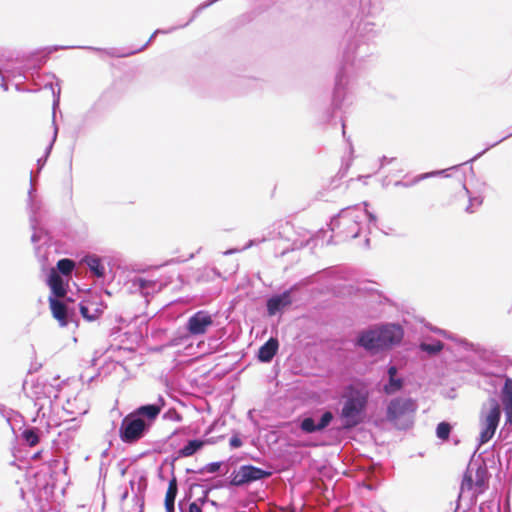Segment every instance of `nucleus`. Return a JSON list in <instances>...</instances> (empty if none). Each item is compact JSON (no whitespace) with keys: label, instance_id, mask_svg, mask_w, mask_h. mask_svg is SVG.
Instances as JSON below:
<instances>
[{"label":"nucleus","instance_id":"f257e3e1","mask_svg":"<svg viewBox=\"0 0 512 512\" xmlns=\"http://www.w3.org/2000/svg\"><path fill=\"white\" fill-rule=\"evenodd\" d=\"M367 34H345V48L342 52L340 66L335 75L332 92L331 110L327 111V120L331 121L334 112L341 109L345 101L349 100V91L352 81L360 68L356 62H360L370 55L371 47L366 41Z\"/></svg>","mask_w":512,"mask_h":512},{"label":"nucleus","instance_id":"f03ea898","mask_svg":"<svg viewBox=\"0 0 512 512\" xmlns=\"http://www.w3.org/2000/svg\"><path fill=\"white\" fill-rule=\"evenodd\" d=\"M166 406V399L158 395L153 403L143 404L123 417L119 428V437L125 444H135L143 439Z\"/></svg>","mask_w":512,"mask_h":512},{"label":"nucleus","instance_id":"7ed1b4c3","mask_svg":"<svg viewBox=\"0 0 512 512\" xmlns=\"http://www.w3.org/2000/svg\"><path fill=\"white\" fill-rule=\"evenodd\" d=\"M404 335L405 331L400 323L379 322L360 330L355 337L354 345L370 355H377L399 346Z\"/></svg>","mask_w":512,"mask_h":512},{"label":"nucleus","instance_id":"20e7f679","mask_svg":"<svg viewBox=\"0 0 512 512\" xmlns=\"http://www.w3.org/2000/svg\"><path fill=\"white\" fill-rule=\"evenodd\" d=\"M341 398L343 405L339 413L342 428L352 430L364 422L369 405L370 390L363 381L344 386Z\"/></svg>","mask_w":512,"mask_h":512},{"label":"nucleus","instance_id":"39448f33","mask_svg":"<svg viewBox=\"0 0 512 512\" xmlns=\"http://www.w3.org/2000/svg\"><path fill=\"white\" fill-rule=\"evenodd\" d=\"M64 276L51 268L47 275L46 284L50 288L49 305L53 317L58 321L61 327L72 326L73 329L79 325V319L76 312V303L71 298L66 300H58L57 296H63L67 291V283Z\"/></svg>","mask_w":512,"mask_h":512},{"label":"nucleus","instance_id":"423d86ee","mask_svg":"<svg viewBox=\"0 0 512 512\" xmlns=\"http://www.w3.org/2000/svg\"><path fill=\"white\" fill-rule=\"evenodd\" d=\"M501 414V406L495 398H489L487 403L482 405L479 417L481 426L479 445L485 444L493 438L499 426Z\"/></svg>","mask_w":512,"mask_h":512},{"label":"nucleus","instance_id":"0eeeda50","mask_svg":"<svg viewBox=\"0 0 512 512\" xmlns=\"http://www.w3.org/2000/svg\"><path fill=\"white\" fill-rule=\"evenodd\" d=\"M363 219V211L358 205L349 206L340 210L330 220V229L335 231L343 226L346 236L357 238L360 233V223Z\"/></svg>","mask_w":512,"mask_h":512},{"label":"nucleus","instance_id":"6e6552de","mask_svg":"<svg viewBox=\"0 0 512 512\" xmlns=\"http://www.w3.org/2000/svg\"><path fill=\"white\" fill-rule=\"evenodd\" d=\"M158 34H151L150 38L146 40L145 42H141L140 44H132L130 46L121 47V48H110V49H102V48H95L92 46H82V45H62V46H48L46 48L47 55L51 54L54 51H57L59 49H88L93 50L102 54H106L111 57H128L131 55H134L136 53H139L143 51L157 36Z\"/></svg>","mask_w":512,"mask_h":512},{"label":"nucleus","instance_id":"1a4fd4ad","mask_svg":"<svg viewBox=\"0 0 512 512\" xmlns=\"http://www.w3.org/2000/svg\"><path fill=\"white\" fill-rule=\"evenodd\" d=\"M416 409L417 405L412 398L395 397L390 400L387 406L386 418L388 421L396 423L399 429L407 430L412 426V420H405L401 424H398L397 421L408 414L414 413Z\"/></svg>","mask_w":512,"mask_h":512},{"label":"nucleus","instance_id":"9d476101","mask_svg":"<svg viewBox=\"0 0 512 512\" xmlns=\"http://www.w3.org/2000/svg\"><path fill=\"white\" fill-rule=\"evenodd\" d=\"M273 474L270 470H265L252 464L241 465L230 474V484L234 487H246L260 480H265Z\"/></svg>","mask_w":512,"mask_h":512},{"label":"nucleus","instance_id":"9b49d317","mask_svg":"<svg viewBox=\"0 0 512 512\" xmlns=\"http://www.w3.org/2000/svg\"><path fill=\"white\" fill-rule=\"evenodd\" d=\"M34 188V174L31 171L30 173V189L28 191V208L30 212V225L33 230V234L31 236L32 243L36 244L42 237L43 234H46L43 229L39 228L40 224V212L42 209V201L38 199L35 195Z\"/></svg>","mask_w":512,"mask_h":512},{"label":"nucleus","instance_id":"f8f14e48","mask_svg":"<svg viewBox=\"0 0 512 512\" xmlns=\"http://www.w3.org/2000/svg\"><path fill=\"white\" fill-rule=\"evenodd\" d=\"M54 392V386L46 380L38 378L31 387V397L34 398V406L37 408V416L45 417V407L52 406L51 394Z\"/></svg>","mask_w":512,"mask_h":512},{"label":"nucleus","instance_id":"ddd939ff","mask_svg":"<svg viewBox=\"0 0 512 512\" xmlns=\"http://www.w3.org/2000/svg\"><path fill=\"white\" fill-rule=\"evenodd\" d=\"M317 412L319 413L317 419L315 416H307L300 421L299 427L302 432L306 434L321 433L326 430L335 419L334 413L329 409L322 408Z\"/></svg>","mask_w":512,"mask_h":512},{"label":"nucleus","instance_id":"4468645a","mask_svg":"<svg viewBox=\"0 0 512 512\" xmlns=\"http://www.w3.org/2000/svg\"><path fill=\"white\" fill-rule=\"evenodd\" d=\"M212 325V315L206 310H199L188 318L185 328L190 335L198 336L206 333Z\"/></svg>","mask_w":512,"mask_h":512},{"label":"nucleus","instance_id":"2eb2a0df","mask_svg":"<svg viewBox=\"0 0 512 512\" xmlns=\"http://www.w3.org/2000/svg\"><path fill=\"white\" fill-rule=\"evenodd\" d=\"M296 290V285L284 290L282 293L273 294L266 300V311L269 316H275L290 306L293 302L292 292Z\"/></svg>","mask_w":512,"mask_h":512},{"label":"nucleus","instance_id":"dca6fc26","mask_svg":"<svg viewBox=\"0 0 512 512\" xmlns=\"http://www.w3.org/2000/svg\"><path fill=\"white\" fill-rule=\"evenodd\" d=\"M57 86V89H55L54 87V84L53 83H48L45 85V88H50L52 90V94H53V105H52V108H53V119H52V124H53V128H54V131H53V136H52V139L50 141V143L48 144V146L46 147L45 149V152H44V155H43V162H47V159L52 151V148H53V145L57 139V134H58V126L56 124V121H55V113H56V109L59 107V104H60V92H61V89H60V86L58 83L55 84Z\"/></svg>","mask_w":512,"mask_h":512},{"label":"nucleus","instance_id":"f3484780","mask_svg":"<svg viewBox=\"0 0 512 512\" xmlns=\"http://www.w3.org/2000/svg\"><path fill=\"white\" fill-rule=\"evenodd\" d=\"M206 443H214V441H204L201 439L188 440L183 447L177 450L175 456H173V459H171V462L177 461L180 458L193 456L198 451H200Z\"/></svg>","mask_w":512,"mask_h":512},{"label":"nucleus","instance_id":"a211bd4d","mask_svg":"<svg viewBox=\"0 0 512 512\" xmlns=\"http://www.w3.org/2000/svg\"><path fill=\"white\" fill-rule=\"evenodd\" d=\"M279 349V341L275 337H270L263 345L260 346L257 358L262 363H270Z\"/></svg>","mask_w":512,"mask_h":512},{"label":"nucleus","instance_id":"6ab92c4d","mask_svg":"<svg viewBox=\"0 0 512 512\" xmlns=\"http://www.w3.org/2000/svg\"><path fill=\"white\" fill-rule=\"evenodd\" d=\"M81 262L87 266V268L95 277H105L106 271L100 256L95 254H88L82 258Z\"/></svg>","mask_w":512,"mask_h":512},{"label":"nucleus","instance_id":"aec40b11","mask_svg":"<svg viewBox=\"0 0 512 512\" xmlns=\"http://www.w3.org/2000/svg\"><path fill=\"white\" fill-rule=\"evenodd\" d=\"M491 383L496 386V381L504 378V384L501 390V401L503 405L512 404V378L506 374L492 375Z\"/></svg>","mask_w":512,"mask_h":512},{"label":"nucleus","instance_id":"412c9836","mask_svg":"<svg viewBox=\"0 0 512 512\" xmlns=\"http://www.w3.org/2000/svg\"><path fill=\"white\" fill-rule=\"evenodd\" d=\"M130 486L132 491L134 492L133 501L135 503V506L141 507V509H144V503H145V491L147 488V480L145 477L141 476L137 482V488L135 491V482L130 481Z\"/></svg>","mask_w":512,"mask_h":512},{"label":"nucleus","instance_id":"4be33fe9","mask_svg":"<svg viewBox=\"0 0 512 512\" xmlns=\"http://www.w3.org/2000/svg\"><path fill=\"white\" fill-rule=\"evenodd\" d=\"M405 386V378L398 377H386V380L382 386V391L386 395H394L401 391Z\"/></svg>","mask_w":512,"mask_h":512},{"label":"nucleus","instance_id":"5701e85b","mask_svg":"<svg viewBox=\"0 0 512 512\" xmlns=\"http://www.w3.org/2000/svg\"><path fill=\"white\" fill-rule=\"evenodd\" d=\"M90 305L94 306V304L90 303L89 301H81L78 304L79 312L85 320L95 321L102 314V310L97 307H93L91 311Z\"/></svg>","mask_w":512,"mask_h":512},{"label":"nucleus","instance_id":"b1692460","mask_svg":"<svg viewBox=\"0 0 512 512\" xmlns=\"http://www.w3.org/2000/svg\"><path fill=\"white\" fill-rule=\"evenodd\" d=\"M475 486L484 488L488 484V470L484 459H481V463H475Z\"/></svg>","mask_w":512,"mask_h":512},{"label":"nucleus","instance_id":"393cba45","mask_svg":"<svg viewBox=\"0 0 512 512\" xmlns=\"http://www.w3.org/2000/svg\"><path fill=\"white\" fill-rule=\"evenodd\" d=\"M497 456L500 465L505 461L507 471H512V441L503 443Z\"/></svg>","mask_w":512,"mask_h":512},{"label":"nucleus","instance_id":"a878e982","mask_svg":"<svg viewBox=\"0 0 512 512\" xmlns=\"http://www.w3.org/2000/svg\"><path fill=\"white\" fill-rule=\"evenodd\" d=\"M446 171L447 170H440V171H432V172L419 174V175L415 176L413 179H411L410 181L398 180L394 183V186L405 187V188L412 187V186L418 184L422 180H425L427 178H430V177H433L436 175L444 174Z\"/></svg>","mask_w":512,"mask_h":512},{"label":"nucleus","instance_id":"bb28decb","mask_svg":"<svg viewBox=\"0 0 512 512\" xmlns=\"http://www.w3.org/2000/svg\"><path fill=\"white\" fill-rule=\"evenodd\" d=\"M505 412V423L499 433L500 442L507 440L509 433L512 431V404L503 405Z\"/></svg>","mask_w":512,"mask_h":512},{"label":"nucleus","instance_id":"cd10ccee","mask_svg":"<svg viewBox=\"0 0 512 512\" xmlns=\"http://www.w3.org/2000/svg\"><path fill=\"white\" fill-rule=\"evenodd\" d=\"M21 439L28 446H35L40 441V430L34 426L26 427L21 433Z\"/></svg>","mask_w":512,"mask_h":512},{"label":"nucleus","instance_id":"c85d7f7f","mask_svg":"<svg viewBox=\"0 0 512 512\" xmlns=\"http://www.w3.org/2000/svg\"><path fill=\"white\" fill-rule=\"evenodd\" d=\"M418 348L428 356H436L444 349V343L440 340H433L431 343L420 342Z\"/></svg>","mask_w":512,"mask_h":512},{"label":"nucleus","instance_id":"c756f323","mask_svg":"<svg viewBox=\"0 0 512 512\" xmlns=\"http://www.w3.org/2000/svg\"><path fill=\"white\" fill-rule=\"evenodd\" d=\"M186 483L188 484L190 490H192L194 487H201L203 488L202 495L198 499L194 500L193 502H198L200 505L205 506L209 499V493L212 491L211 488L208 485H200L198 484L195 479L189 477L186 479Z\"/></svg>","mask_w":512,"mask_h":512},{"label":"nucleus","instance_id":"7c9ffc66","mask_svg":"<svg viewBox=\"0 0 512 512\" xmlns=\"http://www.w3.org/2000/svg\"><path fill=\"white\" fill-rule=\"evenodd\" d=\"M223 465H225V463L223 461L210 462L199 469L187 468L186 473L187 474H204V473L213 474V473L219 472Z\"/></svg>","mask_w":512,"mask_h":512},{"label":"nucleus","instance_id":"2f4dec72","mask_svg":"<svg viewBox=\"0 0 512 512\" xmlns=\"http://www.w3.org/2000/svg\"><path fill=\"white\" fill-rule=\"evenodd\" d=\"M76 267V263L73 259L70 258H62L58 260L56 267L54 268L59 275L69 276L73 272Z\"/></svg>","mask_w":512,"mask_h":512},{"label":"nucleus","instance_id":"473e14b6","mask_svg":"<svg viewBox=\"0 0 512 512\" xmlns=\"http://www.w3.org/2000/svg\"><path fill=\"white\" fill-rule=\"evenodd\" d=\"M133 286L137 287L142 294L148 295L155 290L156 282L143 277H135Z\"/></svg>","mask_w":512,"mask_h":512},{"label":"nucleus","instance_id":"72a5a7b5","mask_svg":"<svg viewBox=\"0 0 512 512\" xmlns=\"http://www.w3.org/2000/svg\"><path fill=\"white\" fill-rule=\"evenodd\" d=\"M511 136H512V130H508V133L505 136H503L501 139H499L498 141H496V142H494L492 144H487V146L485 147L484 150H482L479 153H477L471 159H469V160L465 161L464 163L460 164V166L466 165V164H472L474 161H476L481 156H483L488 150H490L491 148L497 146L498 144H500L501 142H503L504 140L508 139ZM458 167H459V165H456V166L451 167L450 169H457Z\"/></svg>","mask_w":512,"mask_h":512},{"label":"nucleus","instance_id":"f704fd0d","mask_svg":"<svg viewBox=\"0 0 512 512\" xmlns=\"http://www.w3.org/2000/svg\"><path fill=\"white\" fill-rule=\"evenodd\" d=\"M178 493V484L176 476L173 475L169 480L168 489L166 491L164 502H175Z\"/></svg>","mask_w":512,"mask_h":512},{"label":"nucleus","instance_id":"c9c22d12","mask_svg":"<svg viewBox=\"0 0 512 512\" xmlns=\"http://www.w3.org/2000/svg\"><path fill=\"white\" fill-rule=\"evenodd\" d=\"M442 336L447 339L457 341L467 351H474V352L477 351L475 344H473L472 342H469L467 339L456 338L450 332H448L446 330L443 331Z\"/></svg>","mask_w":512,"mask_h":512},{"label":"nucleus","instance_id":"e433bc0d","mask_svg":"<svg viewBox=\"0 0 512 512\" xmlns=\"http://www.w3.org/2000/svg\"><path fill=\"white\" fill-rule=\"evenodd\" d=\"M442 336L447 339L457 341L467 351H474V352L477 351L475 344H473L472 342H469L467 339L456 338L450 332H448L446 330L443 331Z\"/></svg>","mask_w":512,"mask_h":512},{"label":"nucleus","instance_id":"4c0bfd02","mask_svg":"<svg viewBox=\"0 0 512 512\" xmlns=\"http://www.w3.org/2000/svg\"><path fill=\"white\" fill-rule=\"evenodd\" d=\"M451 430H452L451 424L449 422L442 421L436 427V436L440 440H443V441L448 440Z\"/></svg>","mask_w":512,"mask_h":512},{"label":"nucleus","instance_id":"58836bf2","mask_svg":"<svg viewBox=\"0 0 512 512\" xmlns=\"http://www.w3.org/2000/svg\"><path fill=\"white\" fill-rule=\"evenodd\" d=\"M471 466H472V464L470 463L468 465L466 472L464 473L463 480L461 483V490H464V489L471 490L473 488V486L475 485V481L473 480V476H472V467Z\"/></svg>","mask_w":512,"mask_h":512},{"label":"nucleus","instance_id":"ea45409f","mask_svg":"<svg viewBox=\"0 0 512 512\" xmlns=\"http://www.w3.org/2000/svg\"><path fill=\"white\" fill-rule=\"evenodd\" d=\"M164 420L180 422L182 421V415L177 411L176 408L171 407L163 414Z\"/></svg>","mask_w":512,"mask_h":512},{"label":"nucleus","instance_id":"a19ab883","mask_svg":"<svg viewBox=\"0 0 512 512\" xmlns=\"http://www.w3.org/2000/svg\"><path fill=\"white\" fill-rule=\"evenodd\" d=\"M483 203V198L480 197V196H476V197H471L469 196V204L468 206L466 207V212L467 213H473L475 210L473 209V207H479L481 206Z\"/></svg>","mask_w":512,"mask_h":512},{"label":"nucleus","instance_id":"79ce46f5","mask_svg":"<svg viewBox=\"0 0 512 512\" xmlns=\"http://www.w3.org/2000/svg\"><path fill=\"white\" fill-rule=\"evenodd\" d=\"M229 482H230V475L227 478H225L223 480H218L215 483H213L211 485H208V486L211 488V490H213V489H220V488H231V487H234Z\"/></svg>","mask_w":512,"mask_h":512},{"label":"nucleus","instance_id":"37998d69","mask_svg":"<svg viewBox=\"0 0 512 512\" xmlns=\"http://www.w3.org/2000/svg\"><path fill=\"white\" fill-rule=\"evenodd\" d=\"M243 445V441L238 432H234L229 440V446L231 449L240 448Z\"/></svg>","mask_w":512,"mask_h":512},{"label":"nucleus","instance_id":"c03bdc74","mask_svg":"<svg viewBox=\"0 0 512 512\" xmlns=\"http://www.w3.org/2000/svg\"><path fill=\"white\" fill-rule=\"evenodd\" d=\"M173 456H174V455H171V456H169V457H166V458L163 460V463H162V465H161V466H164V465H169V466H170V473H171V477H173V475H175V473H174V472H175V462H176V461L171 462V459H173ZM160 470H162V467H160ZM159 477H160L161 479H164V478H163V476H162V474H161V471H159Z\"/></svg>","mask_w":512,"mask_h":512},{"label":"nucleus","instance_id":"a18cd8bd","mask_svg":"<svg viewBox=\"0 0 512 512\" xmlns=\"http://www.w3.org/2000/svg\"><path fill=\"white\" fill-rule=\"evenodd\" d=\"M479 512H500V504L498 503L494 508L490 503H482L479 506Z\"/></svg>","mask_w":512,"mask_h":512},{"label":"nucleus","instance_id":"49530a36","mask_svg":"<svg viewBox=\"0 0 512 512\" xmlns=\"http://www.w3.org/2000/svg\"><path fill=\"white\" fill-rule=\"evenodd\" d=\"M220 272L216 268H209L206 269L203 274L201 275V278L206 277L207 279H214L220 277Z\"/></svg>","mask_w":512,"mask_h":512},{"label":"nucleus","instance_id":"de8ad7c7","mask_svg":"<svg viewBox=\"0 0 512 512\" xmlns=\"http://www.w3.org/2000/svg\"><path fill=\"white\" fill-rule=\"evenodd\" d=\"M13 413L12 409H8L5 405L0 403V415L3 416L8 423H10V415Z\"/></svg>","mask_w":512,"mask_h":512},{"label":"nucleus","instance_id":"09e8293b","mask_svg":"<svg viewBox=\"0 0 512 512\" xmlns=\"http://www.w3.org/2000/svg\"><path fill=\"white\" fill-rule=\"evenodd\" d=\"M398 367L394 364H389L387 366L386 374L387 377H398Z\"/></svg>","mask_w":512,"mask_h":512},{"label":"nucleus","instance_id":"8fccbe9b","mask_svg":"<svg viewBox=\"0 0 512 512\" xmlns=\"http://www.w3.org/2000/svg\"><path fill=\"white\" fill-rule=\"evenodd\" d=\"M204 506L200 505L198 502H190L188 505L187 512H203Z\"/></svg>","mask_w":512,"mask_h":512},{"label":"nucleus","instance_id":"3c124183","mask_svg":"<svg viewBox=\"0 0 512 512\" xmlns=\"http://www.w3.org/2000/svg\"><path fill=\"white\" fill-rule=\"evenodd\" d=\"M364 215L367 217L370 225H373L375 227L377 226V216L374 213L369 212L368 210H365L363 212V216Z\"/></svg>","mask_w":512,"mask_h":512},{"label":"nucleus","instance_id":"603ef678","mask_svg":"<svg viewBox=\"0 0 512 512\" xmlns=\"http://www.w3.org/2000/svg\"><path fill=\"white\" fill-rule=\"evenodd\" d=\"M395 160H396V158H394V157L389 158L387 156H382L380 159V165H381V167H384L385 165H388Z\"/></svg>","mask_w":512,"mask_h":512},{"label":"nucleus","instance_id":"864d4df0","mask_svg":"<svg viewBox=\"0 0 512 512\" xmlns=\"http://www.w3.org/2000/svg\"><path fill=\"white\" fill-rule=\"evenodd\" d=\"M166 512H175V502H164Z\"/></svg>","mask_w":512,"mask_h":512},{"label":"nucleus","instance_id":"5fc2aeb1","mask_svg":"<svg viewBox=\"0 0 512 512\" xmlns=\"http://www.w3.org/2000/svg\"><path fill=\"white\" fill-rule=\"evenodd\" d=\"M0 77H1V80H2V82H1V84H0L1 88H2L4 91H8V89H9V85H8V83L6 82L5 77L3 76V74H2V73H1Z\"/></svg>","mask_w":512,"mask_h":512},{"label":"nucleus","instance_id":"6e6d98bb","mask_svg":"<svg viewBox=\"0 0 512 512\" xmlns=\"http://www.w3.org/2000/svg\"><path fill=\"white\" fill-rule=\"evenodd\" d=\"M41 366H42L41 364H37V363L36 364H32L30 369H29V371H28V373L32 374L34 372H37L41 368Z\"/></svg>","mask_w":512,"mask_h":512},{"label":"nucleus","instance_id":"4d7b16f0","mask_svg":"<svg viewBox=\"0 0 512 512\" xmlns=\"http://www.w3.org/2000/svg\"><path fill=\"white\" fill-rule=\"evenodd\" d=\"M46 162H43V156L37 160V166L39 171L45 166Z\"/></svg>","mask_w":512,"mask_h":512},{"label":"nucleus","instance_id":"13d9d810","mask_svg":"<svg viewBox=\"0 0 512 512\" xmlns=\"http://www.w3.org/2000/svg\"><path fill=\"white\" fill-rule=\"evenodd\" d=\"M207 504H209V505H211V506L215 507L216 509H219L220 507H222V505H221V504H219V503H218V502H216L215 500H211V499H210V501H208V503H207Z\"/></svg>","mask_w":512,"mask_h":512},{"label":"nucleus","instance_id":"bf43d9fd","mask_svg":"<svg viewBox=\"0 0 512 512\" xmlns=\"http://www.w3.org/2000/svg\"><path fill=\"white\" fill-rule=\"evenodd\" d=\"M341 123H342V134H343V137H344V139L347 140V142H349L350 141L349 138H346L345 121H344L343 118H341Z\"/></svg>","mask_w":512,"mask_h":512},{"label":"nucleus","instance_id":"052dcab7","mask_svg":"<svg viewBox=\"0 0 512 512\" xmlns=\"http://www.w3.org/2000/svg\"><path fill=\"white\" fill-rule=\"evenodd\" d=\"M179 433V430H175L170 436H169V440L171 441V446H174V437Z\"/></svg>","mask_w":512,"mask_h":512},{"label":"nucleus","instance_id":"680f3d73","mask_svg":"<svg viewBox=\"0 0 512 512\" xmlns=\"http://www.w3.org/2000/svg\"><path fill=\"white\" fill-rule=\"evenodd\" d=\"M255 244V241L254 240H250L245 246L243 249H248L250 247H252L253 245Z\"/></svg>","mask_w":512,"mask_h":512},{"label":"nucleus","instance_id":"e2e57ef3","mask_svg":"<svg viewBox=\"0 0 512 512\" xmlns=\"http://www.w3.org/2000/svg\"><path fill=\"white\" fill-rule=\"evenodd\" d=\"M364 246L365 248H370V239L369 238H366L365 241H364Z\"/></svg>","mask_w":512,"mask_h":512},{"label":"nucleus","instance_id":"0e129e2a","mask_svg":"<svg viewBox=\"0 0 512 512\" xmlns=\"http://www.w3.org/2000/svg\"><path fill=\"white\" fill-rule=\"evenodd\" d=\"M432 331L437 333V334L442 335L444 330L443 329H439V328H435V329H432Z\"/></svg>","mask_w":512,"mask_h":512},{"label":"nucleus","instance_id":"69168bd1","mask_svg":"<svg viewBox=\"0 0 512 512\" xmlns=\"http://www.w3.org/2000/svg\"><path fill=\"white\" fill-rule=\"evenodd\" d=\"M178 262H179V261H178L177 259L173 258V259H171V260L167 261V262L165 263V265H169V264H172V263H178Z\"/></svg>","mask_w":512,"mask_h":512},{"label":"nucleus","instance_id":"338daca9","mask_svg":"<svg viewBox=\"0 0 512 512\" xmlns=\"http://www.w3.org/2000/svg\"><path fill=\"white\" fill-rule=\"evenodd\" d=\"M127 497H128V491L126 490V491L121 495V500H122V501H124Z\"/></svg>","mask_w":512,"mask_h":512},{"label":"nucleus","instance_id":"774afa93","mask_svg":"<svg viewBox=\"0 0 512 512\" xmlns=\"http://www.w3.org/2000/svg\"><path fill=\"white\" fill-rule=\"evenodd\" d=\"M178 505H179L180 512H184L183 500H181Z\"/></svg>","mask_w":512,"mask_h":512}]
</instances>
